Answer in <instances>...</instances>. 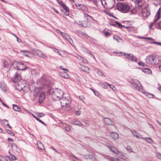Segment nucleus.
Listing matches in <instances>:
<instances>
[{"instance_id": "nucleus-1", "label": "nucleus", "mask_w": 161, "mask_h": 161, "mask_svg": "<svg viewBox=\"0 0 161 161\" xmlns=\"http://www.w3.org/2000/svg\"><path fill=\"white\" fill-rule=\"evenodd\" d=\"M40 83L41 86L37 87V89L45 90L47 91V93L51 95V96L53 100H57L60 99L63 95V92L58 88H52V85L51 82L48 80H43Z\"/></svg>"}, {"instance_id": "nucleus-2", "label": "nucleus", "mask_w": 161, "mask_h": 161, "mask_svg": "<svg viewBox=\"0 0 161 161\" xmlns=\"http://www.w3.org/2000/svg\"><path fill=\"white\" fill-rule=\"evenodd\" d=\"M19 71L16 70L11 80L14 83L16 84V89L20 91L25 86V81L22 79Z\"/></svg>"}, {"instance_id": "nucleus-3", "label": "nucleus", "mask_w": 161, "mask_h": 161, "mask_svg": "<svg viewBox=\"0 0 161 161\" xmlns=\"http://www.w3.org/2000/svg\"><path fill=\"white\" fill-rule=\"evenodd\" d=\"M159 59L158 57L153 54L147 56L145 59L146 65L152 66L158 64Z\"/></svg>"}, {"instance_id": "nucleus-4", "label": "nucleus", "mask_w": 161, "mask_h": 161, "mask_svg": "<svg viewBox=\"0 0 161 161\" xmlns=\"http://www.w3.org/2000/svg\"><path fill=\"white\" fill-rule=\"evenodd\" d=\"M116 7L119 11L123 13H127L130 9V7L128 5L122 3H118Z\"/></svg>"}, {"instance_id": "nucleus-5", "label": "nucleus", "mask_w": 161, "mask_h": 161, "mask_svg": "<svg viewBox=\"0 0 161 161\" xmlns=\"http://www.w3.org/2000/svg\"><path fill=\"white\" fill-rule=\"evenodd\" d=\"M60 102L62 107H65L70 103V98L69 96L67 97H62L60 99Z\"/></svg>"}, {"instance_id": "nucleus-6", "label": "nucleus", "mask_w": 161, "mask_h": 161, "mask_svg": "<svg viewBox=\"0 0 161 161\" xmlns=\"http://www.w3.org/2000/svg\"><path fill=\"white\" fill-rule=\"evenodd\" d=\"M75 23L78 25L85 27H89L91 25L90 22L87 20L83 21L76 20L75 21Z\"/></svg>"}, {"instance_id": "nucleus-7", "label": "nucleus", "mask_w": 161, "mask_h": 161, "mask_svg": "<svg viewBox=\"0 0 161 161\" xmlns=\"http://www.w3.org/2000/svg\"><path fill=\"white\" fill-rule=\"evenodd\" d=\"M14 66V69L17 71H19L20 70H24V68H21V66L24 65V64L21 62H19L17 61H14L12 63V66Z\"/></svg>"}, {"instance_id": "nucleus-8", "label": "nucleus", "mask_w": 161, "mask_h": 161, "mask_svg": "<svg viewBox=\"0 0 161 161\" xmlns=\"http://www.w3.org/2000/svg\"><path fill=\"white\" fill-rule=\"evenodd\" d=\"M57 2L63 9L65 10V12L64 13V14L67 16H69V8L62 1H57Z\"/></svg>"}, {"instance_id": "nucleus-9", "label": "nucleus", "mask_w": 161, "mask_h": 161, "mask_svg": "<svg viewBox=\"0 0 161 161\" xmlns=\"http://www.w3.org/2000/svg\"><path fill=\"white\" fill-rule=\"evenodd\" d=\"M115 1H112L113 3V4L112 5H109V3L107 4V2L106 1H98L99 3H101L103 5V6L105 8L108 9H111L114 6V3Z\"/></svg>"}, {"instance_id": "nucleus-10", "label": "nucleus", "mask_w": 161, "mask_h": 161, "mask_svg": "<svg viewBox=\"0 0 161 161\" xmlns=\"http://www.w3.org/2000/svg\"><path fill=\"white\" fill-rule=\"evenodd\" d=\"M108 147L114 153H116L117 155H119V156H120V155H121V153L115 147L112 146L111 145H108Z\"/></svg>"}, {"instance_id": "nucleus-11", "label": "nucleus", "mask_w": 161, "mask_h": 161, "mask_svg": "<svg viewBox=\"0 0 161 161\" xmlns=\"http://www.w3.org/2000/svg\"><path fill=\"white\" fill-rule=\"evenodd\" d=\"M141 12L142 16L144 17H147L150 14L149 10L146 8L142 9Z\"/></svg>"}, {"instance_id": "nucleus-12", "label": "nucleus", "mask_w": 161, "mask_h": 161, "mask_svg": "<svg viewBox=\"0 0 161 161\" xmlns=\"http://www.w3.org/2000/svg\"><path fill=\"white\" fill-rule=\"evenodd\" d=\"M3 65L4 68L9 69L12 66V62L10 60L8 59L4 62Z\"/></svg>"}, {"instance_id": "nucleus-13", "label": "nucleus", "mask_w": 161, "mask_h": 161, "mask_svg": "<svg viewBox=\"0 0 161 161\" xmlns=\"http://www.w3.org/2000/svg\"><path fill=\"white\" fill-rule=\"evenodd\" d=\"M131 132H132L133 135L136 137L138 139L141 138L142 139L143 137L142 135L138 133L135 130H131Z\"/></svg>"}, {"instance_id": "nucleus-14", "label": "nucleus", "mask_w": 161, "mask_h": 161, "mask_svg": "<svg viewBox=\"0 0 161 161\" xmlns=\"http://www.w3.org/2000/svg\"><path fill=\"white\" fill-rule=\"evenodd\" d=\"M75 5L76 8L79 9H81L82 10H86L87 8L83 4L79 3H75Z\"/></svg>"}, {"instance_id": "nucleus-15", "label": "nucleus", "mask_w": 161, "mask_h": 161, "mask_svg": "<svg viewBox=\"0 0 161 161\" xmlns=\"http://www.w3.org/2000/svg\"><path fill=\"white\" fill-rule=\"evenodd\" d=\"M131 85L132 87L133 88L138 90L140 92H142V86H138L136 84L134 83H132Z\"/></svg>"}, {"instance_id": "nucleus-16", "label": "nucleus", "mask_w": 161, "mask_h": 161, "mask_svg": "<svg viewBox=\"0 0 161 161\" xmlns=\"http://www.w3.org/2000/svg\"><path fill=\"white\" fill-rule=\"evenodd\" d=\"M76 57L77 58V59L79 60V62L80 63H83L84 64L86 62V59L82 57L81 56L77 55Z\"/></svg>"}, {"instance_id": "nucleus-17", "label": "nucleus", "mask_w": 161, "mask_h": 161, "mask_svg": "<svg viewBox=\"0 0 161 161\" xmlns=\"http://www.w3.org/2000/svg\"><path fill=\"white\" fill-rule=\"evenodd\" d=\"M104 121L106 125H114L113 121L111 120L109 118H104Z\"/></svg>"}, {"instance_id": "nucleus-18", "label": "nucleus", "mask_w": 161, "mask_h": 161, "mask_svg": "<svg viewBox=\"0 0 161 161\" xmlns=\"http://www.w3.org/2000/svg\"><path fill=\"white\" fill-rule=\"evenodd\" d=\"M45 94L43 92L41 93L39 96V99L38 100L39 103H42L45 99Z\"/></svg>"}, {"instance_id": "nucleus-19", "label": "nucleus", "mask_w": 161, "mask_h": 161, "mask_svg": "<svg viewBox=\"0 0 161 161\" xmlns=\"http://www.w3.org/2000/svg\"><path fill=\"white\" fill-rule=\"evenodd\" d=\"M135 3L136 6H137V8L139 9H140L142 6L143 3H142V1H135Z\"/></svg>"}, {"instance_id": "nucleus-20", "label": "nucleus", "mask_w": 161, "mask_h": 161, "mask_svg": "<svg viewBox=\"0 0 161 161\" xmlns=\"http://www.w3.org/2000/svg\"><path fill=\"white\" fill-rule=\"evenodd\" d=\"M110 136L114 140H116L118 138L119 135L117 133L112 132L110 133Z\"/></svg>"}, {"instance_id": "nucleus-21", "label": "nucleus", "mask_w": 161, "mask_h": 161, "mask_svg": "<svg viewBox=\"0 0 161 161\" xmlns=\"http://www.w3.org/2000/svg\"><path fill=\"white\" fill-rule=\"evenodd\" d=\"M12 149L16 152H19V151L18 147L15 143H12L11 145Z\"/></svg>"}, {"instance_id": "nucleus-22", "label": "nucleus", "mask_w": 161, "mask_h": 161, "mask_svg": "<svg viewBox=\"0 0 161 161\" xmlns=\"http://www.w3.org/2000/svg\"><path fill=\"white\" fill-rule=\"evenodd\" d=\"M120 53L123 54V55H124L125 56V58H127L128 60L131 61V57L133 56L132 54H127L125 53Z\"/></svg>"}, {"instance_id": "nucleus-23", "label": "nucleus", "mask_w": 161, "mask_h": 161, "mask_svg": "<svg viewBox=\"0 0 161 161\" xmlns=\"http://www.w3.org/2000/svg\"><path fill=\"white\" fill-rule=\"evenodd\" d=\"M0 88L3 91L5 92L7 90L6 84L3 82H1L0 83Z\"/></svg>"}, {"instance_id": "nucleus-24", "label": "nucleus", "mask_w": 161, "mask_h": 161, "mask_svg": "<svg viewBox=\"0 0 161 161\" xmlns=\"http://www.w3.org/2000/svg\"><path fill=\"white\" fill-rule=\"evenodd\" d=\"M71 123L73 125L80 126H82V124L81 122L78 121H72L71 122Z\"/></svg>"}, {"instance_id": "nucleus-25", "label": "nucleus", "mask_w": 161, "mask_h": 161, "mask_svg": "<svg viewBox=\"0 0 161 161\" xmlns=\"http://www.w3.org/2000/svg\"><path fill=\"white\" fill-rule=\"evenodd\" d=\"M8 160L10 159V158L8 156L5 157L0 155V161H8Z\"/></svg>"}, {"instance_id": "nucleus-26", "label": "nucleus", "mask_w": 161, "mask_h": 161, "mask_svg": "<svg viewBox=\"0 0 161 161\" xmlns=\"http://www.w3.org/2000/svg\"><path fill=\"white\" fill-rule=\"evenodd\" d=\"M113 38L114 39H115L118 42H122L123 40L121 38H120L119 36H117L116 35H114L113 36Z\"/></svg>"}, {"instance_id": "nucleus-27", "label": "nucleus", "mask_w": 161, "mask_h": 161, "mask_svg": "<svg viewBox=\"0 0 161 161\" xmlns=\"http://www.w3.org/2000/svg\"><path fill=\"white\" fill-rule=\"evenodd\" d=\"M61 36L64 39L67 40L68 39H69V37H70V36L69 35L63 32L61 33Z\"/></svg>"}, {"instance_id": "nucleus-28", "label": "nucleus", "mask_w": 161, "mask_h": 161, "mask_svg": "<svg viewBox=\"0 0 161 161\" xmlns=\"http://www.w3.org/2000/svg\"><path fill=\"white\" fill-rule=\"evenodd\" d=\"M84 15L85 17L86 18V19L87 20H91V19H93V18L92 16L85 13H84Z\"/></svg>"}, {"instance_id": "nucleus-29", "label": "nucleus", "mask_w": 161, "mask_h": 161, "mask_svg": "<svg viewBox=\"0 0 161 161\" xmlns=\"http://www.w3.org/2000/svg\"><path fill=\"white\" fill-rule=\"evenodd\" d=\"M31 73L32 75L37 76L38 75V73L37 72V70L36 69H34L31 70Z\"/></svg>"}, {"instance_id": "nucleus-30", "label": "nucleus", "mask_w": 161, "mask_h": 161, "mask_svg": "<svg viewBox=\"0 0 161 161\" xmlns=\"http://www.w3.org/2000/svg\"><path fill=\"white\" fill-rule=\"evenodd\" d=\"M60 74L62 77L65 79H68L69 78V75L66 73V72H64L63 73H60Z\"/></svg>"}, {"instance_id": "nucleus-31", "label": "nucleus", "mask_w": 161, "mask_h": 161, "mask_svg": "<svg viewBox=\"0 0 161 161\" xmlns=\"http://www.w3.org/2000/svg\"><path fill=\"white\" fill-rule=\"evenodd\" d=\"M13 109L15 111L19 112L20 110V108L16 105L13 104Z\"/></svg>"}, {"instance_id": "nucleus-32", "label": "nucleus", "mask_w": 161, "mask_h": 161, "mask_svg": "<svg viewBox=\"0 0 161 161\" xmlns=\"http://www.w3.org/2000/svg\"><path fill=\"white\" fill-rule=\"evenodd\" d=\"M142 139L145 140L149 143H151L153 142V140L150 137L145 138L143 137Z\"/></svg>"}, {"instance_id": "nucleus-33", "label": "nucleus", "mask_w": 161, "mask_h": 161, "mask_svg": "<svg viewBox=\"0 0 161 161\" xmlns=\"http://www.w3.org/2000/svg\"><path fill=\"white\" fill-rule=\"evenodd\" d=\"M82 70L84 72L89 73L90 71L89 69L86 66H83L81 68Z\"/></svg>"}, {"instance_id": "nucleus-34", "label": "nucleus", "mask_w": 161, "mask_h": 161, "mask_svg": "<svg viewBox=\"0 0 161 161\" xmlns=\"http://www.w3.org/2000/svg\"><path fill=\"white\" fill-rule=\"evenodd\" d=\"M34 51L36 54L39 57L41 56V55L43 54V53H42V51L38 49H35Z\"/></svg>"}, {"instance_id": "nucleus-35", "label": "nucleus", "mask_w": 161, "mask_h": 161, "mask_svg": "<svg viewBox=\"0 0 161 161\" xmlns=\"http://www.w3.org/2000/svg\"><path fill=\"white\" fill-rule=\"evenodd\" d=\"M139 9L137 8V6H136V7H134L130 11L131 14H133L134 13L137 12Z\"/></svg>"}, {"instance_id": "nucleus-36", "label": "nucleus", "mask_w": 161, "mask_h": 161, "mask_svg": "<svg viewBox=\"0 0 161 161\" xmlns=\"http://www.w3.org/2000/svg\"><path fill=\"white\" fill-rule=\"evenodd\" d=\"M142 71L146 74H149L151 72V69L148 68H144L142 69Z\"/></svg>"}, {"instance_id": "nucleus-37", "label": "nucleus", "mask_w": 161, "mask_h": 161, "mask_svg": "<svg viewBox=\"0 0 161 161\" xmlns=\"http://www.w3.org/2000/svg\"><path fill=\"white\" fill-rule=\"evenodd\" d=\"M125 28H127L129 31H133L134 32H136V30L133 27H125Z\"/></svg>"}, {"instance_id": "nucleus-38", "label": "nucleus", "mask_w": 161, "mask_h": 161, "mask_svg": "<svg viewBox=\"0 0 161 161\" xmlns=\"http://www.w3.org/2000/svg\"><path fill=\"white\" fill-rule=\"evenodd\" d=\"M20 53H27V54H25L24 53L23 54L24 56H26L28 57H30V56L28 55L29 54H30V53L28 51H26L25 50H20Z\"/></svg>"}, {"instance_id": "nucleus-39", "label": "nucleus", "mask_w": 161, "mask_h": 161, "mask_svg": "<svg viewBox=\"0 0 161 161\" xmlns=\"http://www.w3.org/2000/svg\"><path fill=\"white\" fill-rule=\"evenodd\" d=\"M105 83H106L107 85L109 86L110 88L112 89V90L114 91L116 90V88L113 85L110 84H109L107 82H105Z\"/></svg>"}, {"instance_id": "nucleus-40", "label": "nucleus", "mask_w": 161, "mask_h": 161, "mask_svg": "<svg viewBox=\"0 0 161 161\" xmlns=\"http://www.w3.org/2000/svg\"><path fill=\"white\" fill-rule=\"evenodd\" d=\"M53 48V51L55 52H56L59 55H60L61 56H63L62 53H63V52H60L58 50V49H56V48Z\"/></svg>"}, {"instance_id": "nucleus-41", "label": "nucleus", "mask_w": 161, "mask_h": 161, "mask_svg": "<svg viewBox=\"0 0 161 161\" xmlns=\"http://www.w3.org/2000/svg\"><path fill=\"white\" fill-rule=\"evenodd\" d=\"M59 69L63 70L64 72H68L69 71L68 69L64 68V66L62 65H61L59 66Z\"/></svg>"}, {"instance_id": "nucleus-42", "label": "nucleus", "mask_w": 161, "mask_h": 161, "mask_svg": "<svg viewBox=\"0 0 161 161\" xmlns=\"http://www.w3.org/2000/svg\"><path fill=\"white\" fill-rule=\"evenodd\" d=\"M160 9V8H159V9L158 12V13L156 14L155 17V18L157 20H158L159 19L160 17V14H159V12Z\"/></svg>"}, {"instance_id": "nucleus-43", "label": "nucleus", "mask_w": 161, "mask_h": 161, "mask_svg": "<svg viewBox=\"0 0 161 161\" xmlns=\"http://www.w3.org/2000/svg\"><path fill=\"white\" fill-rule=\"evenodd\" d=\"M115 23L119 27L123 28L124 27L125 28L124 25H122L121 24L117 21H115Z\"/></svg>"}, {"instance_id": "nucleus-44", "label": "nucleus", "mask_w": 161, "mask_h": 161, "mask_svg": "<svg viewBox=\"0 0 161 161\" xmlns=\"http://www.w3.org/2000/svg\"><path fill=\"white\" fill-rule=\"evenodd\" d=\"M131 61L132 62H137V58L135 57L133 55V56H132V57H131Z\"/></svg>"}, {"instance_id": "nucleus-45", "label": "nucleus", "mask_w": 161, "mask_h": 161, "mask_svg": "<svg viewBox=\"0 0 161 161\" xmlns=\"http://www.w3.org/2000/svg\"><path fill=\"white\" fill-rule=\"evenodd\" d=\"M156 27L158 29L161 30V21L156 25Z\"/></svg>"}, {"instance_id": "nucleus-46", "label": "nucleus", "mask_w": 161, "mask_h": 161, "mask_svg": "<svg viewBox=\"0 0 161 161\" xmlns=\"http://www.w3.org/2000/svg\"><path fill=\"white\" fill-rule=\"evenodd\" d=\"M37 115L38 117L40 118L44 116L45 114L44 113H37Z\"/></svg>"}, {"instance_id": "nucleus-47", "label": "nucleus", "mask_w": 161, "mask_h": 161, "mask_svg": "<svg viewBox=\"0 0 161 161\" xmlns=\"http://www.w3.org/2000/svg\"><path fill=\"white\" fill-rule=\"evenodd\" d=\"M67 41L69 42L72 45L73 44V42L72 39L70 38V37H69V39L67 40Z\"/></svg>"}, {"instance_id": "nucleus-48", "label": "nucleus", "mask_w": 161, "mask_h": 161, "mask_svg": "<svg viewBox=\"0 0 161 161\" xmlns=\"http://www.w3.org/2000/svg\"><path fill=\"white\" fill-rule=\"evenodd\" d=\"M156 157L159 159H161V154L159 153L156 152L155 153Z\"/></svg>"}, {"instance_id": "nucleus-49", "label": "nucleus", "mask_w": 161, "mask_h": 161, "mask_svg": "<svg viewBox=\"0 0 161 161\" xmlns=\"http://www.w3.org/2000/svg\"><path fill=\"white\" fill-rule=\"evenodd\" d=\"M95 157L94 156L90 154V157H89V159L94 160L95 159Z\"/></svg>"}, {"instance_id": "nucleus-50", "label": "nucleus", "mask_w": 161, "mask_h": 161, "mask_svg": "<svg viewBox=\"0 0 161 161\" xmlns=\"http://www.w3.org/2000/svg\"><path fill=\"white\" fill-rule=\"evenodd\" d=\"M37 146L40 149H42V147H40L42 146H43V144L41 142H37Z\"/></svg>"}, {"instance_id": "nucleus-51", "label": "nucleus", "mask_w": 161, "mask_h": 161, "mask_svg": "<svg viewBox=\"0 0 161 161\" xmlns=\"http://www.w3.org/2000/svg\"><path fill=\"white\" fill-rule=\"evenodd\" d=\"M156 24H155L153 22H151L149 26V29H152V26L154 25H155L156 26Z\"/></svg>"}, {"instance_id": "nucleus-52", "label": "nucleus", "mask_w": 161, "mask_h": 161, "mask_svg": "<svg viewBox=\"0 0 161 161\" xmlns=\"http://www.w3.org/2000/svg\"><path fill=\"white\" fill-rule=\"evenodd\" d=\"M90 157V154H88L83 156V158L85 159H88Z\"/></svg>"}, {"instance_id": "nucleus-53", "label": "nucleus", "mask_w": 161, "mask_h": 161, "mask_svg": "<svg viewBox=\"0 0 161 161\" xmlns=\"http://www.w3.org/2000/svg\"><path fill=\"white\" fill-rule=\"evenodd\" d=\"M79 98L84 103V100L85 99V97L83 96H79Z\"/></svg>"}, {"instance_id": "nucleus-54", "label": "nucleus", "mask_w": 161, "mask_h": 161, "mask_svg": "<svg viewBox=\"0 0 161 161\" xmlns=\"http://www.w3.org/2000/svg\"><path fill=\"white\" fill-rule=\"evenodd\" d=\"M151 43H153L155 45H158L161 46V42H151Z\"/></svg>"}, {"instance_id": "nucleus-55", "label": "nucleus", "mask_w": 161, "mask_h": 161, "mask_svg": "<svg viewBox=\"0 0 161 161\" xmlns=\"http://www.w3.org/2000/svg\"><path fill=\"white\" fill-rule=\"evenodd\" d=\"M142 38V39H147V40H152V41H153L154 40L152 38H151V37H144L143 38Z\"/></svg>"}, {"instance_id": "nucleus-56", "label": "nucleus", "mask_w": 161, "mask_h": 161, "mask_svg": "<svg viewBox=\"0 0 161 161\" xmlns=\"http://www.w3.org/2000/svg\"><path fill=\"white\" fill-rule=\"evenodd\" d=\"M37 120L44 125H46L43 121H42L39 118L37 119Z\"/></svg>"}, {"instance_id": "nucleus-57", "label": "nucleus", "mask_w": 161, "mask_h": 161, "mask_svg": "<svg viewBox=\"0 0 161 161\" xmlns=\"http://www.w3.org/2000/svg\"><path fill=\"white\" fill-rule=\"evenodd\" d=\"M104 34L106 36H108L111 35V33H109L108 32H105Z\"/></svg>"}, {"instance_id": "nucleus-58", "label": "nucleus", "mask_w": 161, "mask_h": 161, "mask_svg": "<svg viewBox=\"0 0 161 161\" xmlns=\"http://www.w3.org/2000/svg\"><path fill=\"white\" fill-rule=\"evenodd\" d=\"M4 121H5L7 123V124H6V125L7 126H8L10 128V129H11L12 128V127H11L10 126L8 123V121L7 120H6V119H4L3 120Z\"/></svg>"}, {"instance_id": "nucleus-59", "label": "nucleus", "mask_w": 161, "mask_h": 161, "mask_svg": "<svg viewBox=\"0 0 161 161\" xmlns=\"http://www.w3.org/2000/svg\"><path fill=\"white\" fill-rule=\"evenodd\" d=\"M66 130L67 131H69L70 130V127L69 126H66L65 127Z\"/></svg>"}, {"instance_id": "nucleus-60", "label": "nucleus", "mask_w": 161, "mask_h": 161, "mask_svg": "<svg viewBox=\"0 0 161 161\" xmlns=\"http://www.w3.org/2000/svg\"><path fill=\"white\" fill-rule=\"evenodd\" d=\"M51 8L53 10V11L56 13L57 14H59V12L58 10H57L54 8V7H52Z\"/></svg>"}, {"instance_id": "nucleus-61", "label": "nucleus", "mask_w": 161, "mask_h": 161, "mask_svg": "<svg viewBox=\"0 0 161 161\" xmlns=\"http://www.w3.org/2000/svg\"><path fill=\"white\" fill-rule=\"evenodd\" d=\"M138 64L139 65L142 66H144L145 64L143 63H142L140 62H138Z\"/></svg>"}, {"instance_id": "nucleus-62", "label": "nucleus", "mask_w": 161, "mask_h": 161, "mask_svg": "<svg viewBox=\"0 0 161 161\" xmlns=\"http://www.w3.org/2000/svg\"><path fill=\"white\" fill-rule=\"evenodd\" d=\"M81 112L80 111H77L75 112V114L77 115H79L80 114Z\"/></svg>"}, {"instance_id": "nucleus-63", "label": "nucleus", "mask_w": 161, "mask_h": 161, "mask_svg": "<svg viewBox=\"0 0 161 161\" xmlns=\"http://www.w3.org/2000/svg\"><path fill=\"white\" fill-rule=\"evenodd\" d=\"M101 86L104 89H107V87L106 86V85L105 84H102L101 85Z\"/></svg>"}, {"instance_id": "nucleus-64", "label": "nucleus", "mask_w": 161, "mask_h": 161, "mask_svg": "<svg viewBox=\"0 0 161 161\" xmlns=\"http://www.w3.org/2000/svg\"><path fill=\"white\" fill-rule=\"evenodd\" d=\"M111 161H121L118 159H112L111 160Z\"/></svg>"}]
</instances>
